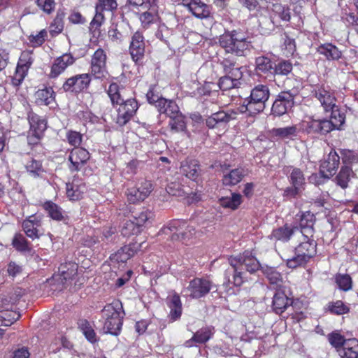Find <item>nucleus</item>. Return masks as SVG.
<instances>
[{
  "label": "nucleus",
  "instance_id": "864d4df0",
  "mask_svg": "<svg viewBox=\"0 0 358 358\" xmlns=\"http://www.w3.org/2000/svg\"><path fill=\"white\" fill-rule=\"evenodd\" d=\"M152 213L147 209H143L139 213L132 215L133 221L141 229L144 224L152 217Z\"/></svg>",
  "mask_w": 358,
  "mask_h": 358
},
{
  "label": "nucleus",
  "instance_id": "f8f14e48",
  "mask_svg": "<svg viewBox=\"0 0 358 358\" xmlns=\"http://www.w3.org/2000/svg\"><path fill=\"white\" fill-rule=\"evenodd\" d=\"M152 189V184L150 181H141L136 186L127 189L126 192L127 200L131 203L143 201L150 195Z\"/></svg>",
  "mask_w": 358,
  "mask_h": 358
},
{
  "label": "nucleus",
  "instance_id": "13d9d810",
  "mask_svg": "<svg viewBox=\"0 0 358 358\" xmlns=\"http://www.w3.org/2000/svg\"><path fill=\"white\" fill-rule=\"evenodd\" d=\"M292 70V65L290 62L284 61L274 64L273 75L287 76Z\"/></svg>",
  "mask_w": 358,
  "mask_h": 358
},
{
  "label": "nucleus",
  "instance_id": "2f4dec72",
  "mask_svg": "<svg viewBox=\"0 0 358 358\" xmlns=\"http://www.w3.org/2000/svg\"><path fill=\"white\" fill-rule=\"evenodd\" d=\"M141 247V244L136 243L124 245L117 250V252L114 255L113 259L117 262H125L133 257Z\"/></svg>",
  "mask_w": 358,
  "mask_h": 358
},
{
  "label": "nucleus",
  "instance_id": "393cba45",
  "mask_svg": "<svg viewBox=\"0 0 358 358\" xmlns=\"http://www.w3.org/2000/svg\"><path fill=\"white\" fill-rule=\"evenodd\" d=\"M41 219L40 216L31 215L22 222V228L26 235L31 239L38 238L42 233L40 231Z\"/></svg>",
  "mask_w": 358,
  "mask_h": 358
},
{
  "label": "nucleus",
  "instance_id": "9d476101",
  "mask_svg": "<svg viewBox=\"0 0 358 358\" xmlns=\"http://www.w3.org/2000/svg\"><path fill=\"white\" fill-rule=\"evenodd\" d=\"M106 60V52L101 48H98L92 56L89 74L95 79L106 78L108 76Z\"/></svg>",
  "mask_w": 358,
  "mask_h": 358
},
{
  "label": "nucleus",
  "instance_id": "dca6fc26",
  "mask_svg": "<svg viewBox=\"0 0 358 358\" xmlns=\"http://www.w3.org/2000/svg\"><path fill=\"white\" fill-rule=\"evenodd\" d=\"M91 81L89 73H82L68 78L63 85L65 92H80L87 89Z\"/></svg>",
  "mask_w": 358,
  "mask_h": 358
},
{
  "label": "nucleus",
  "instance_id": "603ef678",
  "mask_svg": "<svg viewBox=\"0 0 358 358\" xmlns=\"http://www.w3.org/2000/svg\"><path fill=\"white\" fill-rule=\"evenodd\" d=\"M96 10L95 15L90 24V31L95 35L96 33L99 34V28L104 22V15L103 11Z\"/></svg>",
  "mask_w": 358,
  "mask_h": 358
},
{
  "label": "nucleus",
  "instance_id": "5fc2aeb1",
  "mask_svg": "<svg viewBox=\"0 0 358 358\" xmlns=\"http://www.w3.org/2000/svg\"><path fill=\"white\" fill-rule=\"evenodd\" d=\"M336 282L340 289L348 291L352 288V279L348 274H338L336 276Z\"/></svg>",
  "mask_w": 358,
  "mask_h": 358
},
{
  "label": "nucleus",
  "instance_id": "0eeeda50",
  "mask_svg": "<svg viewBox=\"0 0 358 358\" xmlns=\"http://www.w3.org/2000/svg\"><path fill=\"white\" fill-rule=\"evenodd\" d=\"M329 342L341 356L357 358L358 340L356 338L329 337Z\"/></svg>",
  "mask_w": 358,
  "mask_h": 358
},
{
  "label": "nucleus",
  "instance_id": "4be33fe9",
  "mask_svg": "<svg viewBox=\"0 0 358 358\" xmlns=\"http://www.w3.org/2000/svg\"><path fill=\"white\" fill-rule=\"evenodd\" d=\"M249 173L248 169L238 167L227 172L223 173L222 184L224 186L231 187L238 184Z\"/></svg>",
  "mask_w": 358,
  "mask_h": 358
},
{
  "label": "nucleus",
  "instance_id": "7ed1b4c3",
  "mask_svg": "<svg viewBox=\"0 0 358 358\" xmlns=\"http://www.w3.org/2000/svg\"><path fill=\"white\" fill-rule=\"evenodd\" d=\"M102 315L106 319L105 333L112 336H118L121 331L122 320L125 315L122 303L119 300H114L103 308Z\"/></svg>",
  "mask_w": 358,
  "mask_h": 358
},
{
  "label": "nucleus",
  "instance_id": "cd10ccee",
  "mask_svg": "<svg viewBox=\"0 0 358 358\" xmlns=\"http://www.w3.org/2000/svg\"><path fill=\"white\" fill-rule=\"evenodd\" d=\"M87 188L85 182L74 177L71 182L66 185V192L67 197L71 201H78L80 199Z\"/></svg>",
  "mask_w": 358,
  "mask_h": 358
},
{
  "label": "nucleus",
  "instance_id": "423d86ee",
  "mask_svg": "<svg viewBox=\"0 0 358 358\" xmlns=\"http://www.w3.org/2000/svg\"><path fill=\"white\" fill-rule=\"evenodd\" d=\"M212 282L206 278H195L189 282L182 290L184 297L192 299H200L206 296L212 289Z\"/></svg>",
  "mask_w": 358,
  "mask_h": 358
},
{
  "label": "nucleus",
  "instance_id": "69168bd1",
  "mask_svg": "<svg viewBox=\"0 0 358 358\" xmlns=\"http://www.w3.org/2000/svg\"><path fill=\"white\" fill-rule=\"evenodd\" d=\"M239 85L236 83V81L230 78L227 75L222 77L219 81V87L223 91L236 88Z\"/></svg>",
  "mask_w": 358,
  "mask_h": 358
},
{
  "label": "nucleus",
  "instance_id": "ddd939ff",
  "mask_svg": "<svg viewBox=\"0 0 358 358\" xmlns=\"http://www.w3.org/2000/svg\"><path fill=\"white\" fill-rule=\"evenodd\" d=\"M302 129L308 134L325 135L331 131V124L327 119L308 117L302 122Z\"/></svg>",
  "mask_w": 358,
  "mask_h": 358
},
{
  "label": "nucleus",
  "instance_id": "774afa93",
  "mask_svg": "<svg viewBox=\"0 0 358 358\" xmlns=\"http://www.w3.org/2000/svg\"><path fill=\"white\" fill-rule=\"evenodd\" d=\"M68 143L76 148L79 146L82 142V135L75 131H69L66 134Z\"/></svg>",
  "mask_w": 358,
  "mask_h": 358
},
{
  "label": "nucleus",
  "instance_id": "4d7b16f0",
  "mask_svg": "<svg viewBox=\"0 0 358 358\" xmlns=\"http://www.w3.org/2000/svg\"><path fill=\"white\" fill-rule=\"evenodd\" d=\"M117 8L116 0H97L95 10L101 11H113Z\"/></svg>",
  "mask_w": 358,
  "mask_h": 358
},
{
  "label": "nucleus",
  "instance_id": "412c9836",
  "mask_svg": "<svg viewBox=\"0 0 358 358\" xmlns=\"http://www.w3.org/2000/svg\"><path fill=\"white\" fill-rule=\"evenodd\" d=\"M76 59L71 54L65 53L55 59L50 76L51 78H57L62 73L68 66H71Z\"/></svg>",
  "mask_w": 358,
  "mask_h": 358
},
{
  "label": "nucleus",
  "instance_id": "79ce46f5",
  "mask_svg": "<svg viewBox=\"0 0 358 358\" xmlns=\"http://www.w3.org/2000/svg\"><path fill=\"white\" fill-rule=\"evenodd\" d=\"M25 169L34 178L41 177L45 172L41 162L34 159H31L26 163Z\"/></svg>",
  "mask_w": 358,
  "mask_h": 358
},
{
  "label": "nucleus",
  "instance_id": "f3484780",
  "mask_svg": "<svg viewBox=\"0 0 358 358\" xmlns=\"http://www.w3.org/2000/svg\"><path fill=\"white\" fill-rule=\"evenodd\" d=\"M315 96L326 112L337 108L334 91L329 86H322L316 89Z\"/></svg>",
  "mask_w": 358,
  "mask_h": 358
},
{
  "label": "nucleus",
  "instance_id": "680f3d73",
  "mask_svg": "<svg viewBox=\"0 0 358 358\" xmlns=\"http://www.w3.org/2000/svg\"><path fill=\"white\" fill-rule=\"evenodd\" d=\"M1 326L8 327L10 326L15 320L19 317V315L11 310H7L6 311L1 310Z\"/></svg>",
  "mask_w": 358,
  "mask_h": 358
},
{
  "label": "nucleus",
  "instance_id": "c85d7f7f",
  "mask_svg": "<svg viewBox=\"0 0 358 358\" xmlns=\"http://www.w3.org/2000/svg\"><path fill=\"white\" fill-rule=\"evenodd\" d=\"M261 269L274 289H280L285 287V281L283 276L275 268L265 266H262Z\"/></svg>",
  "mask_w": 358,
  "mask_h": 358
},
{
  "label": "nucleus",
  "instance_id": "8fccbe9b",
  "mask_svg": "<svg viewBox=\"0 0 358 358\" xmlns=\"http://www.w3.org/2000/svg\"><path fill=\"white\" fill-rule=\"evenodd\" d=\"M185 116L181 113L177 116L172 117L169 121L171 129L175 132L183 131L186 129V122Z\"/></svg>",
  "mask_w": 358,
  "mask_h": 358
},
{
  "label": "nucleus",
  "instance_id": "6e6552de",
  "mask_svg": "<svg viewBox=\"0 0 358 358\" xmlns=\"http://www.w3.org/2000/svg\"><path fill=\"white\" fill-rule=\"evenodd\" d=\"M162 232L171 236L173 241L185 240L194 234V228L185 221L174 220L162 229Z\"/></svg>",
  "mask_w": 358,
  "mask_h": 358
},
{
  "label": "nucleus",
  "instance_id": "e2e57ef3",
  "mask_svg": "<svg viewBox=\"0 0 358 358\" xmlns=\"http://www.w3.org/2000/svg\"><path fill=\"white\" fill-rule=\"evenodd\" d=\"M64 24L61 16L57 15L49 27V31L52 36L57 35L63 30Z\"/></svg>",
  "mask_w": 358,
  "mask_h": 358
},
{
  "label": "nucleus",
  "instance_id": "2eb2a0df",
  "mask_svg": "<svg viewBox=\"0 0 358 358\" xmlns=\"http://www.w3.org/2000/svg\"><path fill=\"white\" fill-rule=\"evenodd\" d=\"M294 105V95L289 92H281L274 101L271 112L275 116L287 113Z\"/></svg>",
  "mask_w": 358,
  "mask_h": 358
},
{
  "label": "nucleus",
  "instance_id": "7c9ffc66",
  "mask_svg": "<svg viewBox=\"0 0 358 358\" xmlns=\"http://www.w3.org/2000/svg\"><path fill=\"white\" fill-rule=\"evenodd\" d=\"M189 10L198 18H207L210 16V7L199 0H192L187 5Z\"/></svg>",
  "mask_w": 358,
  "mask_h": 358
},
{
  "label": "nucleus",
  "instance_id": "b1692460",
  "mask_svg": "<svg viewBox=\"0 0 358 358\" xmlns=\"http://www.w3.org/2000/svg\"><path fill=\"white\" fill-rule=\"evenodd\" d=\"M166 305L169 308V319L171 322H175L180 318L182 307L180 296L173 292L166 298Z\"/></svg>",
  "mask_w": 358,
  "mask_h": 358
},
{
  "label": "nucleus",
  "instance_id": "f704fd0d",
  "mask_svg": "<svg viewBox=\"0 0 358 358\" xmlns=\"http://www.w3.org/2000/svg\"><path fill=\"white\" fill-rule=\"evenodd\" d=\"M315 223L314 215L310 212H306L302 214L300 220L299 230L302 232L303 235L308 236H313L314 229L313 225Z\"/></svg>",
  "mask_w": 358,
  "mask_h": 358
},
{
  "label": "nucleus",
  "instance_id": "c756f323",
  "mask_svg": "<svg viewBox=\"0 0 358 358\" xmlns=\"http://www.w3.org/2000/svg\"><path fill=\"white\" fill-rule=\"evenodd\" d=\"M292 303L284 292L278 290L273 296V308L277 314L283 313Z\"/></svg>",
  "mask_w": 358,
  "mask_h": 358
},
{
  "label": "nucleus",
  "instance_id": "3c124183",
  "mask_svg": "<svg viewBox=\"0 0 358 358\" xmlns=\"http://www.w3.org/2000/svg\"><path fill=\"white\" fill-rule=\"evenodd\" d=\"M141 231V229L132 220L127 221L121 230L122 236L129 237L132 235H136Z\"/></svg>",
  "mask_w": 358,
  "mask_h": 358
},
{
  "label": "nucleus",
  "instance_id": "052dcab7",
  "mask_svg": "<svg viewBox=\"0 0 358 358\" xmlns=\"http://www.w3.org/2000/svg\"><path fill=\"white\" fill-rule=\"evenodd\" d=\"M329 310L334 314L343 315L349 312V308L344 304L342 301L329 303L328 305Z\"/></svg>",
  "mask_w": 358,
  "mask_h": 358
},
{
  "label": "nucleus",
  "instance_id": "aec40b11",
  "mask_svg": "<svg viewBox=\"0 0 358 358\" xmlns=\"http://www.w3.org/2000/svg\"><path fill=\"white\" fill-rule=\"evenodd\" d=\"M340 164V157L336 152H330L328 159L320 165V176L329 179L334 175Z\"/></svg>",
  "mask_w": 358,
  "mask_h": 358
},
{
  "label": "nucleus",
  "instance_id": "37998d69",
  "mask_svg": "<svg viewBox=\"0 0 358 358\" xmlns=\"http://www.w3.org/2000/svg\"><path fill=\"white\" fill-rule=\"evenodd\" d=\"M220 201L222 206L235 210L241 203L242 196L238 193H233L231 196L221 198Z\"/></svg>",
  "mask_w": 358,
  "mask_h": 358
},
{
  "label": "nucleus",
  "instance_id": "6ab92c4d",
  "mask_svg": "<svg viewBox=\"0 0 358 358\" xmlns=\"http://www.w3.org/2000/svg\"><path fill=\"white\" fill-rule=\"evenodd\" d=\"M138 109V103L134 99H127L120 103L117 109V122L124 125Z\"/></svg>",
  "mask_w": 358,
  "mask_h": 358
},
{
  "label": "nucleus",
  "instance_id": "09e8293b",
  "mask_svg": "<svg viewBox=\"0 0 358 358\" xmlns=\"http://www.w3.org/2000/svg\"><path fill=\"white\" fill-rule=\"evenodd\" d=\"M272 11L275 17H278L283 21L288 22L291 18L290 9L280 3L273 4Z\"/></svg>",
  "mask_w": 358,
  "mask_h": 358
},
{
  "label": "nucleus",
  "instance_id": "a878e982",
  "mask_svg": "<svg viewBox=\"0 0 358 358\" xmlns=\"http://www.w3.org/2000/svg\"><path fill=\"white\" fill-rule=\"evenodd\" d=\"M139 15V20L143 28H149L151 24L158 22L159 20L158 6L156 3L149 4Z\"/></svg>",
  "mask_w": 358,
  "mask_h": 358
},
{
  "label": "nucleus",
  "instance_id": "0e129e2a",
  "mask_svg": "<svg viewBox=\"0 0 358 358\" xmlns=\"http://www.w3.org/2000/svg\"><path fill=\"white\" fill-rule=\"evenodd\" d=\"M36 5L47 14H51L55 8V0H36Z\"/></svg>",
  "mask_w": 358,
  "mask_h": 358
},
{
  "label": "nucleus",
  "instance_id": "a19ab883",
  "mask_svg": "<svg viewBox=\"0 0 358 358\" xmlns=\"http://www.w3.org/2000/svg\"><path fill=\"white\" fill-rule=\"evenodd\" d=\"M78 267L77 264L72 262L62 264L59 268V271L62 279L65 281L72 280L77 274Z\"/></svg>",
  "mask_w": 358,
  "mask_h": 358
},
{
  "label": "nucleus",
  "instance_id": "f03ea898",
  "mask_svg": "<svg viewBox=\"0 0 358 358\" xmlns=\"http://www.w3.org/2000/svg\"><path fill=\"white\" fill-rule=\"evenodd\" d=\"M297 240L300 243L295 249L294 255L287 260V266L292 268L304 265L316 254V243L313 236L303 235L301 232Z\"/></svg>",
  "mask_w": 358,
  "mask_h": 358
},
{
  "label": "nucleus",
  "instance_id": "e433bc0d",
  "mask_svg": "<svg viewBox=\"0 0 358 358\" xmlns=\"http://www.w3.org/2000/svg\"><path fill=\"white\" fill-rule=\"evenodd\" d=\"M317 51L328 60H338L342 55L338 48L331 43L321 44L317 48Z\"/></svg>",
  "mask_w": 358,
  "mask_h": 358
},
{
  "label": "nucleus",
  "instance_id": "39448f33",
  "mask_svg": "<svg viewBox=\"0 0 358 358\" xmlns=\"http://www.w3.org/2000/svg\"><path fill=\"white\" fill-rule=\"evenodd\" d=\"M219 42L227 52L239 56L243 55L250 47V42L242 34L236 31L225 32L220 36Z\"/></svg>",
  "mask_w": 358,
  "mask_h": 358
},
{
  "label": "nucleus",
  "instance_id": "1a4fd4ad",
  "mask_svg": "<svg viewBox=\"0 0 358 358\" xmlns=\"http://www.w3.org/2000/svg\"><path fill=\"white\" fill-rule=\"evenodd\" d=\"M162 232L171 236L173 241L185 240L194 234V228L185 221L174 220L162 229Z\"/></svg>",
  "mask_w": 358,
  "mask_h": 358
},
{
  "label": "nucleus",
  "instance_id": "4468645a",
  "mask_svg": "<svg viewBox=\"0 0 358 358\" xmlns=\"http://www.w3.org/2000/svg\"><path fill=\"white\" fill-rule=\"evenodd\" d=\"M33 62L34 58L31 51H23L21 53L13 78L14 85H19L23 81Z\"/></svg>",
  "mask_w": 358,
  "mask_h": 358
},
{
  "label": "nucleus",
  "instance_id": "a211bd4d",
  "mask_svg": "<svg viewBox=\"0 0 358 358\" xmlns=\"http://www.w3.org/2000/svg\"><path fill=\"white\" fill-rule=\"evenodd\" d=\"M300 234L299 227L292 224H285L283 227L273 229L269 238L274 241L287 242L293 238H297Z\"/></svg>",
  "mask_w": 358,
  "mask_h": 358
},
{
  "label": "nucleus",
  "instance_id": "473e14b6",
  "mask_svg": "<svg viewBox=\"0 0 358 358\" xmlns=\"http://www.w3.org/2000/svg\"><path fill=\"white\" fill-rule=\"evenodd\" d=\"M180 171L187 178L192 180H196L200 173L198 162L194 159H187L182 162L180 166Z\"/></svg>",
  "mask_w": 358,
  "mask_h": 358
},
{
  "label": "nucleus",
  "instance_id": "a18cd8bd",
  "mask_svg": "<svg viewBox=\"0 0 358 358\" xmlns=\"http://www.w3.org/2000/svg\"><path fill=\"white\" fill-rule=\"evenodd\" d=\"M43 207L53 220H62L64 218V211L55 203L47 201L43 204Z\"/></svg>",
  "mask_w": 358,
  "mask_h": 358
},
{
  "label": "nucleus",
  "instance_id": "338daca9",
  "mask_svg": "<svg viewBox=\"0 0 358 358\" xmlns=\"http://www.w3.org/2000/svg\"><path fill=\"white\" fill-rule=\"evenodd\" d=\"M224 69L227 73V75L234 81H236V83L239 85V80L241 79L243 76L241 69L239 67L234 66L228 69L227 68L226 65H224Z\"/></svg>",
  "mask_w": 358,
  "mask_h": 358
},
{
  "label": "nucleus",
  "instance_id": "de8ad7c7",
  "mask_svg": "<svg viewBox=\"0 0 358 358\" xmlns=\"http://www.w3.org/2000/svg\"><path fill=\"white\" fill-rule=\"evenodd\" d=\"M296 126H290L273 129V134L282 138L291 139L297 136Z\"/></svg>",
  "mask_w": 358,
  "mask_h": 358
},
{
  "label": "nucleus",
  "instance_id": "bb28decb",
  "mask_svg": "<svg viewBox=\"0 0 358 358\" xmlns=\"http://www.w3.org/2000/svg\"><path fill=\"white\" fill-rule=\"evenodd\" d=\"M28 120L30 124L29 136H33L36 138V142L41 138L46 129V122L34 113H29Z\"/></svg>",
  "mask_w": 358,
  "mask_h": 358
},
{
  "label": "nucleus",
  "instance_id": "9b49d317",
  "mask_svg": "<svg viewBox=\"0 0 358 358\" xmlns=\"http://www.w3.org/2000/svg\"><path fill=\"white\" fill-rule=\"evenodd\" d=\"M90 159L89 152L82 148H75L69 155V160L71 162L69 169L71 171H81L83 169L85 175H91L92 170L85 167V165Z\"/></svg>",
  "mask_w": 358,
  "mask_h": 358
},
{
  "label": "nucleus",
  "instance_id": "49530a36",
  "mask_svg": "<svg viewBox=\"0 0 358 358\" xmlns=\"http://www.w3.org/2000/svg\"><path fill=\"white\" fill-rule=\"evenodd\" d=\"M352 176V169L348 166H343L336 178V183L343 189H345L348 187Z\"/></svg>",
  "mask_w": 358,
  "mask_h": 358
},
{
  "label": "nucleus",
  "instance_id": "bf43d9fd",
  "mask_svg": "<svg viewBox=\"0 0 358 358\" xmlns=\"http://www.w3.org/2000/svg\"><path fill=\"white\" fill-rule=\"evenodd\" d=\"M12 245L17 250L24 252L29 250V245L26 238L23 235L17 234L15 235Z\"/></svg>",
  "mask_w": 358,
  "mask_h": 358
},
{
  "label": "nucleus",
  "instance_id": "f257e3e1",
  "mask_svg": "<svg viewBox=\"0 0 358 358\" xmlns=\"http://www.w3.org/2000/svg\"><path fill=\"white\" fill-rule=\"evenodd\" d=\"M229 262L234 269L233 283L235 286H241L248 280L247 272L253 273L262 267L250 251H245L237 257H231Z\"/></svg>",
  "mask_w": 358,
  "mask_h": 358
},
{
  "label": "nucleus",
  "instance_id": "72a5a7b5",
  "mask_svg": "<svg viewBox=\"0 0 358 358\" xmlns=\"http://www.w3.org/2000/svg\"><path fill=\"white\" fill-rule=\"evenodd\" d=\"M156 106L158 108L160 113L166 114L170 119L181 114L178 105L176 102L171 100L162 99Z\"/></svg>",
  "mask_w": 358,
  "mask_h": 358
},
{
  "label": "nucleus",
  "instance_id": "c03bdc74",
  "mask_svg": "<svg viewBox=\"0 0 358 358\" xmlns=\"http://www.w3.org/2000/svg\"><path fill=\"white\" fill-rule=\"evenodd\" d=\"M331 114L330 119L328 120L329 122L331 124V130L340 129L341 126L344 124L345 116L344 113H341L338 107L331 110Z\"/></svg>",
  "mask_w": 358,
  "mask_h": 358
},
{
  "label": "nucleus",
  "instance_id": "c9c22d12",
  "mask_svg": "<svg viewBox=\"0 0 358 358\" xmlns=\"http://www.w3.org/2000/svg\"><path fill=\"white\" fill-rule=\"evenodd\" d=\"M176 22V18L174 15H170L169 26L165 24H160L155 33V36L159 40L167 42L168 39L172 36L173 33V26Z\"/></svg>",
  "mask_w": 358,
  "mask_h": 358
},
{
  "label": "nucleus",
  "instance_id": "58836bf2",
  "mask_svg": "<svg viewBox=\"0 0 358 358\" xmlns=\"http://www.w3.org/2000/svg\"><path fill=\"white\" fill-rule=\"evenodd\" d=\"M234 114H229L224 111H220L213 113L206 119V124L209 128H214L219 124L227 123L229 120L234 119Z\"/></svg>",
  "mask_w": 358,
  "mask_h": 358
},
{
  "label": "nucleus",
  "instance_id": "5701e85b",
  "mask_svg": "<svg viewBox=\"0 0 358 358\" xmlns=\"http://www.w3.org/2000/svg\"><path fill=\"white\" fill-rule=\"evenodd\" d=\"M129 51L134 62H137L143 58L145 52L144 37L139 31H136L133 35Z\"/></svg>",
  "mask_w": 358,
  "mask_h": 358
},
{
  "label": "nucleus",
  "instance_id": "6e6d98bb",
  "mask_svg": "<svg viewBox=\"0 0 358 358\" xmlns=\"http://www.w3.org/2000/svg\"><path fill=\"white\" fill-rule=\"evenodd\" d=\"M290 182L292 185L298 186L299 187H303L305 183V178L302 171L297 168L292 169L290 173Z\"/></svg>",
  "mask_w": 358,
  "mask_h": 358
},
{
  "label": "nucleus",
  "instance_id": "4c0bfd02",
  "mask_svg": "<svg viewBox=\"0 0 358 358\" xmlns=\"http://www.w3.org/2000/svg\"><path fill=\"white\" fill-rule=\"evenodd\" d=\"M34 96L38 105L48 106L55 101L54 91L50 87L38 90Z\"/></svg>",
  "mask_w": 358,
  "mask_h": 358
},
{
  "label": "nucleus",
  "instance_id": "20e7f679",
  "mask_svg": "<svg viewBox=\"0 0 358 358\" xmlns=\"http://www.w3.org/2000/svg\"><path fill=\"white\" fill-rule=\"evenodd\" d=\"M269 95V89L266 85H257L252 90L250 99L245 100L241 112L248 111L250 115H253L262 111Z\"/></svg>",
  "mask_w": 358,
  "mask_h": 358
},
{
  "label": "nucleus",
  "instance_id": "ea45409f",
  "mask_svg": "<svg viewBox=\"0 0 358 358\" xmlns=\"http://www.w3.org/2000/svg\"><path fill=\"white\" fill-rule=\"evenodd\" d=\"M256 70L259 73L273 74L275 63L267 57L261 56L256 59Z\"/></svg>",
  "mask_w": 358,
  "mask_h": 358
}]
</instances>
